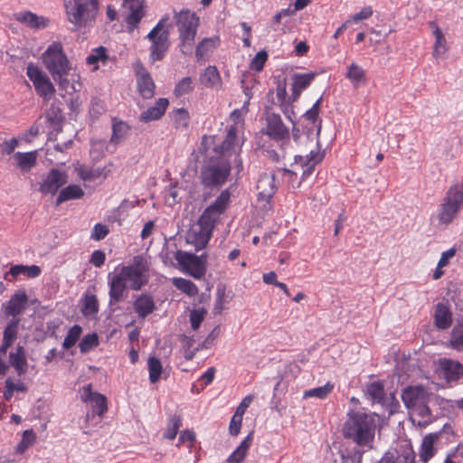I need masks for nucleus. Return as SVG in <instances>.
I'll return each instance as SVG.
<instances>
[{"instance_id":"f257e3e1","label":"nucleus","mask_w":463,"mask_h":463,"mask_svg":"<svg viewBox=\"0 0 463 463\" xmlns=\"http://www.w3.org/2000/svg\"><path fill=\"white\" fill-rule=\"evenodd\" d=\"M45 69L57 83L58 88L68 93L80 91V76L67 56L61 42L52 43L42 54Z\"/></svg>"},{"instance_id":"f03ea898","label":"nucleus","mask_w":463,"mask_h":463,"mask_svg":"<svg viewBox=\"0 0 463 463\" xmlns=\"http://www.w3.org/2000/svg\"><path fill=\"white\" fill-rule=\"evenodd\" d=\"M109 304H116L124 299V294L128 288L140 290L149 280V266L147 260L141 255L136 256L129 265L122 266L115 273L109 274Z\"/></svg>"},{"instance_id":"7ed1b4c3","label":"nucleus","mask_w":463,"mask_h":463,"mask_svg":"<svg viewBox=\"0 0 463 463\" xmlns=\"http://www.w3.org/2000/svg\"><path fill=\"white\" fill-rule=\"evenodd\" d=\"M375 430L373 414L351 411L343 427V436L356 446L371 450L373 448Z\"/></svg>"},{"instance_id":"20e7f679","label":"nucleus","mask_w":463,"mask_h":463,"mask_svg":"<svg viewBox=\"0 0 463 463\" xmlns=\"http://www.w3.org/2000/svg\"><path fill=\"white\" fill-rule=\"evenodd\" d=\"M430 397L421 385H411L402 390V400L409 411L410 420L420 429L427 428L435 420L429 406Z\"/></svg>"},{"instance_id":"39448f33","label":"nucleus","mask_w":463,"mask_h":463,"mask_svg":"<svg viewBox=\"0 0 463 463\" xmlns=\"http://www.w3.org/2000/svg\"><path fill=\"white\" fill-rule=\"evenodd\" d=\"M324 156L325 154L321 151L318 143L315 149L309 151V154L295 156L290 168L283 169V180L288 183L289 187L298 188L302 182L313 174L316 166L323 161Z\"/></svg>"},{"instance_id":"423d86ee","label":"nucleus","mask_w":463,"mask_h":463,"mask_svg":"<svg viewBox=\"0 0 463 463\" xmlns=\"http://www.w3.org/2000/svg\"><path fill=\"white\" fill-rule=\"evenodd\" d=\"M99 0H69L65 3L67 20L77 28L91 26L99 13Z\"/></svg>"},{"instance_id":"0eeeda50","label":"nucleus","mask_w":463,"mask_h":463,"mask_svg":"<svg viewBox=\"0 0 463 463\" xmlns=\"http://www.w3.org/2000/svg\"><path fill=\"white\" fill-rule=\"evenodd\" d=\"M463 207V183L451 185L445 194L437 212L439 225L449 226Z\"/></svg>"},{"instance_id":"6e6552de","label":"nucleus","mask_w":463,"mask_h":463,"mask_svg":"<svg viewBox=\"0 0 463 463\" xmlns=\"http://www.w3.org/2000/svg\"><path fill=\"white\" fill-rule=\"evenodd\" d=\"M168 20V15L163 16L146 35L151 43L149 59L152 62L162 61L170 47L169 31L165 28Z\"/></svg>"},{"instance_id":"1a4fd4ad","label":"nucleus","mask_w":463,"mask_h":463,"mask_svg":"<svg viewBox=\"0 0 463 463\" xmlns=\"http://www.w3.org/2000/svg\"><path fill=\"white\" fill-rule=\"evenodd\" d=\"M237 126H230L227 135L221 145L215 146L214 151L219 155L221 159H228L233 156V162L238 168V172L242 169V161L240 157L241 147L244 143L242 136L239 134Z\"/></svg>"},{"instance_id":"9d476101","label":"nucleus","mask_w":463,"mask_h":463,"mask_svg":"<svg viewBox=\"0 0 463 463\" xmlns=\"http://www.w3.org/2000/svg\"><path fill=\"white\" fill-rule=\"evenodd\" d=\"M231 173V161L216 158L211 160L201 171L202 184L208 187L223 184Z\"/></svg>"},{"instance_id":"9b49d317","label":"nucleus","mask_w":463,"mask_h":463,"mask_svg":"<svg viewBox=\"0 0 463 463\" xmlns=\"http://www.w3.org/2000/svg\"><path fill=\"white\" fill-rule=\"evenodd\" d=\"M26 75L32 81L35 92L44 101L51 100L56 89L50 77L36 64L30 62L26 67Z\"/></svg>"},{"instance_id":"f8f14e48","label":"nucleus","mask_w":463,"mask_h":463,"mask_svg":"<svg viewBox=\"0 0 463 463\" xmlns=\"http://www.w3.org/2000/svg\"><path fill=\"white\" fill-rule=\"evenodd\" d=\"M124 21L127 25V32L133 33L138 29L139 24L146 16V6L145 0H122Z\"/></svg>"},{"instance_id":"ddd939ff","label":"nucleus","mask_w":463,"mask_h":463,"mask_svg":"<svg viewBox=\"0 0 463 463\" xmlns=\"http://www.w3.org/2000/svg\"><path fill=\"white\" fill-rule=\"evenodd\" d=\"M175 259L183 272L198 279L204 276L205 266L201 258L195 254L178 250L175 253Z\"/></svg>"},{"instance_id":"4468645a","label":"nucleus","mask_w":463,"mask_h":463,"mask_svg":"<svg viewBox=\"0 0 463 463\" xmlns=\"http://www.w3.org/2000/svg\"><path fill=\"white\" fill-rule=\"evenodd\" d=\"M220 215V213H217L208 206L200 216L198 224L201 230L198 237L195 239V248L197 250L204 248L208 243Z\"/></svg>"},{"instance_id":"2eb2a0df","label":"nucleus","mask_w":463,"mask_h":463,"mask_svg":"<svg viewBox=\"0 0 463 463\" xmlns=\"http://www.w3.org/2000/svg\"><path fill=\"white\" fill-rule=\"evenodd\" d=\"M267 135L277 141H281V149L286 151L291 146L289 131L283 124L279 115L271 113L267 117Z\"/></svg>"},{"instance_id":"dca6fc26","label":"nucleus","mask_w":463,"mask_h":463,"mask_svg":"<svg viewBox=\"0 0 463 463\" xmlns=\"http://www.w3.org/2000/svg\"><path fill=\"white\" fill-rule=\"evenodd\" d=\"M67 182L68 175L65 171L52 168L42 182L39 183V191L43 195H54Z\"/></svg>"},{"instance_id":"f3484780","label":"nucleus","mask_w":463,"mask_h":463,"mask_svg":"<svg viewBox=\"0 0 463 463\" xmlns=\"http://www.w3.org/2000/svg\"><path fill=\"white\" fill-rule=\"evenodd\" d=\"M135 71L138 93L144 99L153 98L155 95L156 85L151 74L140 62L136 64Z\"/></svg>"},{"instance_id":"a211bd4d","label":"nucleus","mask_w":463,"mask_h":463,"mask_svg":"<svg viewBox=\"0 0 463 463\" xmlns=\"http://www.w3.org/2000/svg\"><path fill=\"white\" fill-rule=\"evenodd\" d=\"M381 463H415V452L411 444L401 445L385 452Z\"/></svg>"},{"instance_id":"6ab92c4d","label":"nucleus","mask_w":463,"mask_h":463,"mask_svg":"<svg viewBox=\"0 0 463 463\" xmlns=\"http://www.w3.org/2000/svg\"><path fill=\"white\" fill-rule=\"evenodd\" d=\"M81 401L92 403L93 413L103 416L108 411V402L105 395L92 392V385L87 384L82 389Z\"/></svg>"},{"instance_id":"aec40b11","label":"nucleus","mask_w":463,"mask_h":463,"mask_svg":"<svg viewBox=\"0 0 463 463\" xmlns=\"http://www.w3.org/2000/svg\"><path fill=\"white\" fill-rule=\"evenodd\" d=\"M28 303V296L24 290H17L10 298V299L3 304V310L6 317H17L26 308Z\"/></svg>"},{"instance_id":"412c9836","label":"nucleus","mask_w":463,"mask_h":463,"mask_svg":"<svg viewBox=\"0 0 463 463\" xmlns=\"http://www.w3.org/2000/svg\"><path fill=\"white\" fill-rule=\"evenodd\" d=\"M441 432L439 431L429 433L423 437L419 449V457L421 462L427 463L436 455L437 449L434 445L439 440Z\"/></svg>"},{"instance_id":"4be33fe9","label":"nucleus","mask_w":463,"mask_h":463,"mask_svg":"<svg viewBox=\"0 0 463 463\" xmlns=\"http://www.w3.org/2000/svg\"><path fill=\"white\" fill-rule=\"evenodd\" d=\"M258 200L269 203L277 191L274 175L264 174L260 177L256 186Z\"/></svg>"},{"instance_id":"5701e85b","label":"nucleus","mask_w":463,"mask_h":463,"mask_svg":"<svg viewBox=\"0 0 463 463\" xmlns=\"http://www.w3.org/2000/svg\"><path fill=\"white\" fill-rule=\"evenodd\" d=\"M169 101L165 98H160L156 100V105L144 110L140 116L139 120L147 123L153 120L160 119L166 111Z\"/></svg>"},{"instance_id":"b1692460","label":"nucleus","mask_w":463,"mask_h":463,"mask_svg":"<svg viewBox=\"0 0 463 463\" xmlns=\"http://www.w3.org/2000/svg\"><path fill=\"white\" fill-rule=\"evenodd\" d=\"M178 31H197L199 18L190 10H182L175 15Z\"/></svg>"},{"instance_id":"393cba45","label":"nucleus","mask_w":463,"mask_h":463,"mask_svg":"<svg viewBox=\"0 0 463 463\" xmlns=\"http://www.w3.org/2000/svg\"><path fill=\"white\" fill-rule=\"evenodd\" d=\"M133 307L139 318H146L156 309L154 298L149 294H141L133 303Z\"/></svg>"},{"instance_id":"a878e982","label":"nucleus","mask_w":463,"mask_h":463,"mask_svg":"<svg viewBox=\"0 0 463 463\" xmlns=\"http://www.w3.org/2000/svg\"><path fill=\"white\" fill-rule=\"evenodd\" d=\"M434 324L437 328L445 330L452 324V313L449 307L444 303H438L434 311Z\"/></svg>"},{"instance_id":"bb28decb","label":"nucleus","mask_w":463,"mask_h":463,"mask_svg":"<svg viewBox=\"0 0 463 463\" xmlns=\"http://www.w3.org/2000/svg\"><path fill=\"white\" fill-rule=\"evenodd\" d=\"M316 77L315 72H309V73H298L293 75L292 77V100L296 101L301 92L306 90L311 82L314 80Z\"/></svg>"},{"instance_id":"cd10ccee","label":"nucleus","mask_w":463,"mask_h":463,"mask_svg":"<svg viewBox=\"0 0 463 463\" xmlns=\"http://www.w3.org/2000/svg\"><path fill=\"white\" fill-rule=\"evenodd\" d=\"M37 151L30 152H16L14 154V158L16 162V166L22 173L30 172L37 163Z\"/></svg>"},{"instance_id":"c85d7f7f","label":"nucleus","mask_w":463,"mask_h":463,"mask_svg":"<svg viewBox=\"0 0 463 463\" xmlns=\"http://www.w3.org/2000/svg\"><path fill=\"white\" fill-rule=\"evenodd\" d=\"M200 82L206 88L222 89V80L218 69L215 66H208L200 75Z\"/></svg>"},{"instance_id":"c756f323","label":"nucleus","mask_w":463,"mask_h":463,"mask_svg":"<svg viewBox=\"0 0 463 463\" xmlns=\"http://www.w3.org/2000/svg\"><path fill=\"white\" fill-rule=\"evenodd\" d=\"M430 26L433 29V35L435 38L432 56L438 60L439 58L443 57L448 51L447 40L441 29L435 22H430Z\"/></svg>"},{"instance_id":"7c9ffc66","label":"nucleus","mask_w":463,"mask_h":463,"mask_svg":"<svg viewBox=\"0 0 463 463\" xmlns=\"http://www.w3.org/2000/svg\"><path fill=\"white\" fill-rule=\"evenodd\" d=\"M221 44L219 36L203 38L196 46L195 56L197 61L203 60L209 53L216 50Z\"/></svg>"},{"instance_id":"2f4dec72","label":"nucleus","mask_w":463,"mask_h":463,"mask_svg":"<svg viewBox=\"0 0 463 463\" xmlns=\"http://www.w3.org/2000/svg\"><path fill=\"white\" fill-rule=\"evenodd\" d=\"M9 362L19 376L26 373L28 364L23 346H18L15 352H11L9 354Z\"/></svg>"},{"instance_id":"473e14b6","label":"nucleus","mask_w":463,"mask_h":463,"mask_svg":"<svg viewBox=\"0 0 463 463\" xmlns=\"http://www.w3.org/2000/svg\"><path fill=\"white\" fill-rule=\"evenodd\" d=\"M17 21L28 25L33 29L45 28L49 24V20L43 16H38L32 12H24L18 14L16 16Z\"/></svg>"},{"instance_id":"72a5a7b5","label":"nucleus","mask_w":463,"mask_h":463,"mask_svg":"<svg viewBox=\"0 0 463 463\" xmlns=\"http://www.w3.org/2000/svg\"><path fill=\"white\" fill-rule=\"evenodd\" d=\"M84 194L83 189L79 184H70L60 191L55 203L60 205L67 201L80 199L84 196Z\"/></svg>"},{"instance_id":"f704fd0d","label":"nucleus","mask_w":463,"mask_h":463,"mask_svg":"<svg viewBox=\"0 0 463 463\" xmlns=\"http://www.w3.org/2000/svg\"><path fill=\"white\" fill-rule=\"evenodd\" d=\"M42 269L37 265L25 266L22 264L14 265L11 267L9 272L5 275V279L10 280L8 279V275H11L13 278H16L19 275H26L28 278H37L40 276Z\"/></svg>"},{"instance_id":"c9c22d12","label":"nucleus","mask_w":463,"mask_h":463,"mask_svg":"<svg viewBox=\"0 0 463 463\" xmlns=\"http://www.w3.org/2000/svg\"><path fill=\"white\" fill-rule=\"evenodd\" d=\"M76 172L79 175V177L82 181H94L99 177H106L108 173L106 171V168H100V167H89L87 165H79L76 167Z\"/></svg>"},{"instance_id":"e433bc0d","label":"nucleus","mask_w":463,"mask_h":463,"mask_svg":"<svg viewBox=\"0 0 463 463\" xmlns=\"http://www.w3.org/2000/svg\"><path fill=\"white\" fill-rule=\"evenodd\" d=\"M366 451L369 450L364 449L363 448H360L356 445L351 449H342L339 451L341 463H362L363 455Z\"/></svg>"},{"instance_id":"4c0bfd02","label":"nucleus","mask_w":463,"mask_h":463,"mask_svg":"<svg viewBox=\"0 0 463 463\" xmlns=\"http://www.w3.org/2000/svg\"><path fill=\"white\" fill-rule=\"evenodd\" d=\"M129 130L130 127L126 122L113 118L110 143L114 145L120 144L127 137Z\"/></svg>"},{"instance_id":"58836bf2","label":"nucleus","mask_w":463,"mask_h":463,"mask_svg":"<svg viewBox=\"0 0 463 463\" xmlns=\"http://www.w3.org/2000/svg\"><path fill=\"white\" fill-rule=\"evenodd\" d=\"M253 433H249L241 442L239 447L227 458L228 463H241L247 455L252 443Z\"/></svg>"},{"instance_id":"ea45409f","label":"nucleus","mask_w":463,"mask_h":463,"mask_svg":"<svg viewBox=\"0 0 463 463\" xmlns=\"http://www.w3.org/2000/svg\"><path fill=\"white\" fill-rule=\"evenodd\" d=\"M441 367L448 381H457L463 375V365L459 362L444 360Z\"/></svg>"},{"instance_id":"a19ab883","label":"nucleus","mask_w":463,"mask_h":463,"mask_svg":"<svg viewBox=\"0 0 463 463\" xmlns=\"http://www.w3.org/2000/svg\"><path fill=\"white\" fill-rule=\"evenodd\" d=\"M179 33V48L183 54L191 55L194 48V40L197 31H178Z\"/></svg>"},{"instance_id":"79ce46f5","label":"nucleus","mask_w":463,"mask_h":463,"mask_svg":"<svg viewBox=\"0 0 463 463\" xmlns=\"http://www.w3.org/2000/svg\"><path fill=\"white\" fill-rule=\"evenodd\" d=\"M345 78L354 87H358L361 83H364L366 81V72L360 65L355 62H352L347 67Z\"/></svg>"},{"instance_id":"37998d69","label":"nucleus","mask_w":463,"mask_h":463,"mask_svg":"<svg viewBox=\"0 0 463 463\" xmlns=\"http://www.w3.org/2000/svg\"><path fill=\"white\" fill-rule=\"evenodd\" d=\"M179 341L184 351V357L187 361L194 358L196 353L200 350V346L194 347L195 338L194 335H180Z\"/></svg>"},{"instance_id":"c03bdc74","label":"nucleus","mask_w":463,"mask_h":463,"mask_svg":"<svg viewBox=\"0 0 463 463\" xmlns=\"http://www.w3.org/2000/svg\"><path fill=\"white\" fill-rule=\"evenodd\" d=\"M366 395L373 402L383 403L385 397L384 385L381 381H374L367 384Z\"/></svg>"},{"instance_id":"a18cd8bd","label":"nucleus","mask_w":463,"mask_h":463,"mask_svg":"<svg viewBox=\"0 0 463 463\" xmlns=\"http://www.w3.org/2000/svg\"><path fill=\"white\" fill-rule=\"evenodd\" d=\"M99 310V300L94 294H86L83 298L81 313L85 317H94Z\"/></svg>"},{"instance_id":"49530a36","label":"nucleus","mask_w":463,"mask_h":463,"mask_svg":"<svg viewBox=\"0 0 463 463\" xmlns=\"http://www.w3.org/2000/svg\"><path fill=\"white\" fill-rule=\"evenodd\" d=\"M28 388L26 384L21 380H17L16 382L13 381L11 378H7L5 382V391L3 393V397L5 401H10L14 392H26Z\"/></svg>"},{"instance_id":"de8ad7c7","label":"nucleus","mask_w":463,"mask_h":463,"mask_svg":"<svg viewBox=\"0 0 463 463\" xmlns=\"http://www.w3.org/2000/svg\"><path fill=\"white\" fill-rule=\"evenodd\" d=\"M172 284L182 293L187 295L190 298L198 295L197 286L191 280L184 278H173Z\"/></svg>"},{"instance_id":"09e8293b","label":"nucleus","mask_w":463,"mask_h":463,"mask_svg":"<svg viewBox=\"0 0 463 463\" xmlns=\"http://www.w3.org/2000/svg\"><path fill=\"white\" fill-rule=\"evenodd\" d=\"M334 383L327 382L325 385L309 389L304 392L303 398H317L320 400L326 399L334 391Z\"/></svg>"},{"instance_id":"8fccbe9b","label":"nucleus","mask_w":463,"mask_h":463,"mask_svg":"<svg viewBox=\"0 0 463 463\" xmlns=\"http://www.w3.org/2000/svg\"><path fill=\"white\" fill-rule=\"evenodd\" d=\"M449 346L463 352V318L458 322L451 331Z\"/></svg>"},{"instance_id":"3c124183","label":"nucleus","mask_w":463,"mask_h":463,"mask_svg":"<svg viewBox=\"0 0 463 463\" xmlns=\"http://www.w3.org/2000/svg\"><path fill=\"white\" fill-rule=\"evenodd\" d=\"M81 333H82V327L80 326L74 325L73 326H71L69 329V331L63 340V343H62L63 348L66 350H69L70 348L76 345V343L79 341V339L81 335Z\"/></svg>"},{"instance_id":"603ef678","label":"nucleus","mask_w":463,"mask_h":463,"mask_svg":"<svg viewBox=\"0 0 463 463\" xmlns=\"http://www.w3.org/2000/svg\"><path fill=\"white\" fill-rule=\"evenodd\" d=\"M149 372V381L151 383H156L160 379L163 367L161 361L156 357H150L147 362Z\"/></svg>"},{"instance_id":"864d4df0","label":"nucleus","mask_w":463,"mask_h":463,"mask_svg":"<svg viewBox=\"0 0 463 463\" xmlns=\"http://www.w3.org/2000/svg\"><path fill=\"white\" fill-rule=\"evenodd\" d=\"M182 426V419L179 415H174L172 416L167 423V427L164 433V438L167 439H174L179 429Z\"/></svg>"},{"instance_id":"5fc2aeb1","label":"nucleus","mask_w":463,"mask_h":463,"mask_svg":"<svg viewBox=\"0 0 463 463\" xmlns=\"http://www.w3.org/2000/svg\"><path fill=\"white\" fill-rule=\"evenodd\" d=\"M36 441V435L33 430H24L21 441L16 447V452L23 454L24 451L32 447Z\"/></svg>"},{"instance_id":"6e6d98bb","label":"nucleus","mask_w":463,"mask_h":463,"mask_svg":"<svg viewBox=\"0 0 463 463\" xmlns=\"http://www.w3.org/2000/svg\"><path fill=\"white\" fill-rule=\"evenodd\" d=\"M230 203V193L228 190L222 191L219 196L215 199V201L209 205L213 211L217 213H223L227 209Z\"/></svg>"},{"instance_id":"4d7b16f0","label":"nucleus","mask_w":463,"mask_h":463,"mask_svg":"<svg viewBox=\"0 0 463 463\" xmlns=\"http://www.w3.org/2000/svg\"><path fill=\"white\" fill-rule=\"evenodd\" d=\"M108 59L107 50L103 46H99L92 50L91 53L86 58V62L89 65H95L94 69H98L97 63L99 61H106Z\"/></svg>"},{"instance_id":"13d9d810","label":"nucleus","mask_w":463,"mask_h":463,"mask_svg":"<svg viewBox=\"0 0 463 463\" xmlns=\"http://www.w3.org/2000/svg\"><path fill=\"white\" fill-rule=\"evenodd\" d=\"M189 112L184 108L173 112V121L176 128H186L189 124Z\"/></svg>"},{"instance_id":"bf43d9fd","label":"nucleus","mask_w":463,"mask_h":463,"mask_svg":"<svg viewBox=\"0 0 463 463\" xmlns=\"http://www.w3.org/2000/svg\"><path fill=\"white\" fill-rule=\"evenodd\" d=\"M99 337L96 333L87 334L79 344L80 351L82 354L90 352L92 348L98 346Z\"/></svg>"},{"instance_id":"052dcab7","label":"nucleus","mask_w":463,"mask_h":463,"mask_svg":"<svg viewBox=\"0 0 463 463\" xmlns=\"http://www.w3.org/2000/svg\"><path fill=\"white\" fill-rule=\"evenodd\" d=\"M20 318H13L4 330L3 340L14 344L18 333Z\"/></svg>"},{"instance_id":"680f3d73","label":"nucleus","mask_w":463,"mask_h":463,"mask_svg":"<svg viewBox=\"0 0 463 463\" xmlns=\"http://www.w3.org/2000/svg\"><path fill=\"white\" fill-rule=\"evenodd\" d=\"M194 90L193 80L191 77H184L180 80L174 90L175 97H182L185 94L190 93Z\"/></svg>"},{"instance_id":"e2e57ef3","label":"nucleus","mask_w":463,"mask_h":463,"mask_svg":"<svg viewBox=\"0 0 463 463\" xmlns=\"http://www.w3.org/2000/svg\"><path fill=\"white\" fill-rule=\"evenodd\" d=\"M109 233V229L102 223H96L91 231L90 239L96 241H101Z\"/></svg>"},{"instance_id":"0e129e2a","label":"nucleus","mask_w":463,"mask_h":463,"mask_svg":"<svg viewBox=\"0 0 463 463\" xmlns=\"http://www.w3.org/2000/svg\"><path fill=\"white\" fill-rule=\"evenodd\" d=\"M268 60V53L265 51L259 52L250 62V69L260 71Z\"/></svg>"},{"instance_id":"69168bd1","label":"nucleus","mask_w":463,"mask_h":463,"mask_svg":"<svg viewBox=\"0 0 463 463\" xmlns=\"http://www.w3.org/2000/svg\"><path fill=\"white\" fill-rule=\"evenodd\" d=\"M204 309H194L190 313V323L194 330H197L204 319Z\"/></svg>"},{"instance_id":"338daca9","label":"nucleus","mask_w":463,"mask_h":463,"mask_svg":"<svg viewBox=\"0 0 463 463\" xmlns=\"http://www.w3.org/2000/svg\"><path fill=\"white\" fill-rule=\"evenodd\" d=\"M19 146V140L16 137H13L9 140H5L0 144L1 153L4 155H11L14 153L15 148Z\"/></svg>"},{"instance_id":"774afa93","label":"nucleus","mask_w":463,"mask_h":463,"mask_svg":"<svg viewBox=\"0 0 463 463\" xmlns=\"http://www.w3.org/2000/svg\"><path fill=\"white\" fill-rule=\"evenodd\" d=\"M322 98L318 99L314 105L305 113L307 120L315 123L318 118Z\"/></svg>"}]
</instances>
